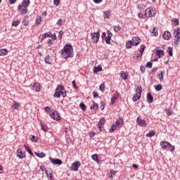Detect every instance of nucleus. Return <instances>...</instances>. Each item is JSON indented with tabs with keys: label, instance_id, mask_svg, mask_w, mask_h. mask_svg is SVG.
Masks as SVG:
<instances>
[{
	"label": "nucleus",
	"instance_id": "e2e57ef3",
	"mask_svg": "<svg viewBox=\"0 0 180 180\" xmlns=\"http://www.w3.org/2000/svg\"><path fill=\"white\" fill-rule=\"evenodd\" d=\"M103 0H93L94 4H101V2H102Z\"/></svg>",
	"mask_w": 180,
	"mask_h": 180
},
{
	"label": "nucleus",
	"instance_id": "dca6fc26",
	"mask_svg": "<svg viewBox=\"0 0 180 180\" xmlns=\"http://www.w3.org/2000/svg\"><path fill=\"white\" fill-rule=\"evenodd\" d=\"M120 75L122 79H127V77H129V72L121 71Z\"/></svg>",
	"mask_w": 180,
	"mask_h": 180
},
{
	"label": "nucleus",
	"instance_id": "0e129e2a",
	"mask_svg": "<svg viewBox=\"0 0 180 180\" xmlns=\"http://www.w3.org/2000/svg\"><path fill=\"white\" fill-rule=\"evenodd\" d=\"M140 70H141V72H144V71H146V68H144L143 66H141Z\"/></svg>",
	"mask_w": 180,
	"mask_h": 180
},
{
	"label": "nucleus",
	"instance_id": "a18cd8bd",
	"mask_svg": "<svg viewBox=\"0 0 180 180\" xmlns=\"http://www.w3.org/2000/svg\"><path fill=\"white\" fill-rule=\"evenodd\" d=\"M172 22L174 26H178L179 25V20L177 18L172 19Z\"/></svg>",
	"mask_w": 180,
	"mask_h": 180
},
{
	"label": "nucleus",
	"instance_id": "473e14b6",
	"mask_svg": "<svg viewBox=\"0 0 180 180\" xmlns=\"http://www.w3.org/2000/svg\"><path fill=\"white\" fill-rule=\"evenodd\" d=\"M155 136V131L154 130L150 131L149 133L146 134V137H154Z\"/></svg>",
	"mask_w": 180,
	"mask_h": 180
},
{
	"label": "nucleus",
	"instance_id": "37998d69",
	"mask_svg": "<svg viewBox=\"0 0 180 180\" xmlns=\"http://www.w3.org/2000/svg\"><path fill=\"white\" fill-rule=\"evenodd\" d=\"M30 140H31V141H33L34 143H37V138L34 135L30 136Z\"/></svg>",
	"mask_w": 180,
	"mask_h": 180
},
{
	"label": "nucleus",
	"instance_id": "ea45409f",
	"mask_svg": "<svg viewBox=\"0 0 180 180\" xmlns=\"http://www.w3.org/2000/svg\"><path fill=\"white\" fill-rule=\"evenodd\" d=\"M131 46H133V43L131 42V41H127L126 44V48L131 49Z\"/></svg>",
	"mask_w": 180,
	"mask_h": 180
},
{
	"label": "nucleus",
	"instance_id": "6e6d98bb",
	"mask_svg": "<svg viewBox=\"0 0 180 180\" xmlns=\"http://www.w3.org/2000/svg\"><path fill=\"white\" fill-rule=\"evenodd\" d=\"M146 67L147 68H153V63H151V62H148L146 63Z\"/></svg>",
	"mask_w": 180,
	"mask_h": 180
},
{
	"label": "nucleus",
	"instance_id": "603ef678",
	"mask_svg": "<svg viewBox=\"0 0 180 180\" xmlns=\"http://www.w3.org/2000/svg\"><path fill=\"white\" fill-rule=\"evenodd\" d=\"M110 174H111V175L110 176V178L111 179H112L114 178V176L116 175V172H115V171H111V172H110Z\"/></svg>",
	"mask_w": 180,
	"mask_h": 180
},
{
	"label": "nucleus",
	"instance_id": "2eb2a0df",
	"mask_svg": "<svg viewBox=\"0 0 180 180\" xmlns=\"http://www.w3.org/2000/svg\"><path fill=\"white\" fill-rule=\"evenodd\" d=\"M17 157L20 159L25 158V157H26L25 153L22 152V148H19L17 150Z\"/></svg>",
	"mask_w": 180,
	"mask_h": 180
},
{
	"label": "nucleus",
	"instance_id": "0eeeda50",
	"mask_svg": "<svg viewBox=\"0 0 180 180\" xmlns=\"http://www.w3.org/2000/svg\"><path fill=\"white\" fill-rule=\"evenodd\" d=\"M49 160L52 164L54 165H61L63 164V161L58 158H53L51 157H49Z\"/></svg>",
	"mask_w": 180,
	"mask_h": 180
},
{
	"label": "nucleus",
	"instance_id": "f03ea898",
	"mask_svg": "<svg viewBox=\"0 0 180 180\" xmlns=\"http://www.w3.org/2000/svg\"><path fill=\"white\" fill-rule=\"evenodd\" d=\"M53 96L54 98H60V96H63V98H65V96H67V91H65V88H64V86H58L56 89V92Z\"/></svg>",
	"mask_w": 180,
	"mask_h": 180
},
{
	"label": "nucleus",
	"instance_id": "ddd939ff",
	"mask_svg": "<svg viewBox=\"0 0 180 180\" xmlns=\"http://www.w3.org/2000/svg\"><path fill=\"white\" fill-rule=\"evenodd\" d=\"M112 32L110 30L107 31V37H105V43L107 44H110V39H112Z\"/></svg>",
	"mask_w": 180,
	"mask_h": 180
},
{
	"label": "nucleus",
	"instance_id": "13d9d810",
	"mask_svg": "<svg viewBox=\"0 0 180 180\" xmlns=\"http://www.w3.org/2000/svg\"><path fill=\"white\" fill-rule=\"evenodd\" d=\"M58 26H61L63 25V19H59L56 23Z\"/></svg>",
	"mask_w": 180,
	"mask_h": 180
},
{
	"label": "nucleus",
	"instance_id": "bb28decb",
	"mask_svg": "<svg viewBox=\"0 0 180 180\" xmlns=\"http://www.w3.org/2000/svg\"><path fill=\"white\" fill-rule=\"evenodd\" d=\"M40 125H41V130H43V131H45V132L49 131V127H46V124H43V122H41Z\"/></svg>",
	"mask_w": 180,
	"mask_h": 180
},
{
	"label": "nucleus",
	"instance_id": "412c9836",
	"mask_svg": "<svg viewBox=\"0 0 180 180\" xmlns=\"http://www.w3.org/2000/svg\"><path fill=\"white\" fill-rule=\"evenodd\" d=\"M164 51L163 50H157L156 51V56H158V57L159 58H162L164 57Z\"/></svg>",
	"mask_w": 180,
	"mask_h": 180
},
{
	"label": "nucleus",
	"instance_id": "f8f14e48",
	"mask_svg": "<svg viewBox=\"0 0 180 180\" xmlns=\"http://www.w3.org/2000/svg\"><path fill=\"white\" fill-rule=\"evenodd\" d=\"M136 123L139 126H141L142 127H146L147 124H146V121L144 120H141L140 117H138L136 119Z\"/></svg>",
	"mask_w": 180,
	"mask_h": 180
},
{
	"label": "nucleus",
	"instance_id": "a878e982",
	"mask_svg": "<svg viewBox=\"0 0 180 180\" xmlns=\"http://www.w3.org/2000/svg\"><path fill=\"white\" fill-rule=\"evenodd\" d=\"M46 37H50V33H44L41 35L39 36V39L40 40L43 41L44 40V39H46Z\"/></svg>",
	"mask_w": 180,
	"mask_h": 180
},
{
	"label": "nucleus",
	"instance_id": "c756f323",
	"mask_svg": "<svg viewBox=\"0 0 180 180\" xmlns=\"http://www.w3.org/2000/svg\"><path fill=\"white\" fill-rule=\"evenodd\" d=\"M113 29L115 33H119L122 30V27L120 25H114Z\"/></svg>",
	"mask_w": 180,
	"mask_h": 180
},
{
	"label": "nucleus",
	"instance_id": "7ed1b4c3",
	"mask_svg": "<svg viewBox=\"0 0 180 180\" xmlns=\"http://www.w3.org/2000/svg\"><path fill=\"white\" fill-rule=\"evenodd\" d=\"M157 15V11L153 6L148 7L145 10L146 18H154Z\"/></svg>",
	"mask_w": 180,
	"mask_h": 180
},
{
	"label": "nucleus",
	"instance_id": "680f3d73",
	"mask_svg": "<svg viewBox=\"0 0 180 180\" xmlns=\"http://www.w3.org/2000/svg\"><path fill=\"white\" fill-rule=\"evenodd\" d=\"M138 17L140 18V19H143V18H144V14L141 13H139L138 14Z\"/></svg>",
	"mask_w": 180,
	"mask_h": 180
},
{
	"label": "nucleus",
	"instance_id": "4d7b16f0",
	"mask_svg": "<svg viewBox=\"0 0 180 180\" xmlns=\"http://www.w3.org/2000/svg\"><path fill=\"white\" fill-rule=\"evenodd\" d=\"M36 23H37V25H40V23H41V17H39V18L36 19Z\"/></svg>",
	"mask_w": 180,
	"mask_h": 180
},
{
	"label": "nucleus",
	"instance_id": "79ce46f5",
	"mask_svg": "<svg viewBox=\"0 0 180 180\" xmlns=\"http://www.w3.org/2000/svg\"><path fill=\"white\" fill-rule=\"evenodd\" d=\"M92 160H94V161H96V162H99V159L98 158V155L97 154H94L91 156Z\"/></svg>",
	"mask_w": 180,
	"mask_h": 180
},
{
	"label": "nucleus",
	"instance_id": "f257e3e1",
	"mask_svg": "<svg viewBox=\"0 0 180 180\" xmlns=\"http://www.w3.org/2000/svg\"><path fill=\"white\" fill-rule=\"evenodd\" d=\"M62 56H65V60L67 58H72L74 56V49H72V46L71 44H66L63 49L61 50Z\"/></svg>",
	"mask_w": 180,
	"mask_h": 180
},
{
	"label": "nucleus",
	"instance_id": "c9c22d12",
	"mask_svg": "<svg viewBox=\"0 0 180 180\" xmlns=\"http://www.w3.org/2000/svg\"><path fill=\"white\" fill-rule=\"evenodd\" d=\"M179 42H180V37H174V46H178L179 44Z\"/></svg>",
	"mask_w": 180,
	"mask_h": 180
},
{
	"label": "nucleus",
	"instance_id": "4c0bfd02",
	"mask_svg": "<svg viewBox=\"0 0 180 180\" xmlns=\"http://www.w3.org/2000/svg\"><path fill=\"white\" fill-rule=\"evenodd\" d=\"M46 174L47 176L49 178H53V174L51 173V169H49L48 170H46Z\"/></svg>",
	"mask_w": 180,
	"mask_h": 180
},
{
	"label": "nucleus",
	"instance_id": "a211bd4d",
	"mask_svg": "<svg viewBox=\"0 0 180 180\" xmlns=\"http://www.w3.org/2000/svg\"><path fill=\"white\" fill-rule=\"evenodd\" d=\"M21 105L22 104L20 103H18L16 101H14L12 105V108L13 109H15V110H18V109H19V108H20Z\"/></svg>",
	"mask_w": 180,
	"mask_h": 180
},
{
	"label": "nucleus",
	"instance_id": "de8ad7c7",
	"mask_svg": "<svg viewBox=\"0 0 180 180\" xmlns=\"http://www.w3.org/2000/svg\"><path fill=\"white\" fill-rule=\"evenodd\" d=\"M146 49V46L141 45L140 50V56H143V53H144V50Z\"/></svg>",
	"mask_w": 180,
	"mask_h": 180
},
{
	"label": "nucleus",
	"instance_id": "3c124183",
	"mask_svg": "<svg viewBox=\"0 0 180 180\" xmlns=\"http://www.w3.org/2000/svg\"><path fill=\"white\" fill-rule=\"evenodd\" d=\"M24 147L25 148V150H27V151H28V153H29V154H30V155H33V152H32V150H30L29 148V147L26 146V145H25Z\"/></svg>",
	"mask_w": 180,
	"mask_h": 180
},
{
	"label": "nucleus",
	"instance_id": "09e8293b",
	"mask_svg": "<svg viewBox=\"0 0 180 180\" xmlns=\"http://www.w3.org/2000/svg\"><path fill=\"white\" fill-rule=\"evenodd\" d=\"M45 63L46 64H51V63L50 62V56L47 55L46 57H45Z\"/></svg>",
	"mask_w": 180,
	"mask_h": 180
},
{
	"label": "nucleus",
	"instance_id": "774afa93",
	"mask_svg": "<svg viewBox=\"0 0 180 180\" xmlns=\"http://www.w3.org/2000/svg\"><path fill=\"white\" fill-rule=\"evenodd\" d=\"M50 110H51L50 107H45V112H50Z\"/></svg>",
	"mask_w": 180,
	"mask_h": 180
},
{
	"label": "nucleus",
	"instance_id": "9b49d317",
	"mask_svg": "<svg viewBox=\"0 0 180 180\" xmlns=\"http://www.w3.org/2000/svg\"><path fill=\"white\" fill-rule=\"evenodd\" d=\"M79 167H81V162H75L72 163L70 168H71L72 171H78V169L79 168Z\"/></svg>",
	"mask_w": 180,
	"mask_h": 180
},
{
	"label": "nucleus",
	"instance_id": "69168bd1",
	"mask_svg": "<svg viewBox=\"0 0 180 180\" xmlns=\"http://www.w3.org/2000/svg\"><path fill=\"white\" fill-rule=\"evenodd\" d=\"M22 24L24 25V26H29V22L27 21L24 20L22 22Z\"/></svg>",
	"mask_w": 180,
	"mask_h": 180
},
{
	"label": "nucleus",
	"instance_id": "4be33fe9",
	"mask_svg": "<svg viewBox=\"0 0 180 180\" xmlns=\"http://www.w3.org/2000/svg\"><path fill=\"white\" fill-rule=\"evenodd\" d=\"M32 89L33 91H35V92H40V84L39 83H35Z\"/></svg>",
	"mask_w": 180,
	"mask_h": 180
},
{
	"label": "nucleus",
	"instance_id": "b1692460",
	"mask_svg": "<svg viewBox=\"0 0 180 180\" xmlns=\"http://www.w3.org/2000/svg\"><path fill=\"white\" fill-rule=\"evenodd\" d=\"M150 33H152L153 36H158V28L154 27L152 30H150Z\"/></svg>",
	"mask_w": 180,
	"mask_h": 180
},
{
	"label": "nucleus",
	"instance_id": "5701e85b",
	"mask_svg": "<svg viewBox=\"0 0 180 180\" xmlns=\"http://www.w3.org/2000/svg\"><path fill=\"white\" fill-rule=\"evenodd\" d=\"M153 99H154V98L153 97V96H151V94L148 93L147 94V102H148V103H153Z\"/></svg>",
	"mask_w": 180,
	"mask_h": 180
},
{
	"label": "nucleus",
	"instance_id": "49530a36",
	"mask_svg": "<svg viewBox=\"0 0 180 180\" xmlns=\"http://www.w3.org/2000/svg\"><path fill=\"white\" fill-rule=\"evenodd\" d=\"M155 91H161L162 89V86L161 84H158L155 86Z\"/></svg>",
	"mask_w": 180,
	"mask_h": 180
},
{
	"label": "nucleus",
	"instance_id": "5fc2aeb1",
	"mask_svg": "<svg viewBox=\"0 0 180 180\" xmlns=\"http://www.w3.org/2000/svg\"><path fill=\"white\" fill-rule=\"evenodd\" d=\"M105 88V84L104 83H102L100 86H99V89L100 91H102V92H103V89Z\"/></svg>",
	"mask_w": 180,
	"mask_h": 180
},
{
	"label": "nucleus",
	"instance_id": "e433bc0d",
	"mask_svg": "<svg viewBox=\"0 0 180 180\" xmlns=\"http://www.w3.org/2000/svg\"><path fill=\"white\" fill-rule=\"evenodd\" d=\"M20 23V20H15V21H13L12 24H11V26H14L15 27L19 26V24Z\"/></svg>",
	"mask_w": 180,
	"mask_h": 180
},
{
	"label": "nucleus",
	"instance_id": "72a5a7b5",
	"mask_svg": "<svg viewBox=\"0 0 180 180\" xmlns=\"http://www.w3.org/2000/svg\"><path fill=\"white\" fill-rule=\"evenodd\" d=\"M35 155H37V157H39V158H44V157H46V154H44V153H37V152H34Z\"/></svg>",
	"mask_w": 180,
	"mask_h": 180
},
{
	"label": "nucleus",
	"instance_id": "58836bf2",
	"mask_svg": "<svg viewBox=\"0 0 180 180\" xmlns=\"http://www.w3.org/2000/svg\"><path fill=\"white\" fill-rule=\"evenodd\" d=\"M94 105H91V109H93L94 110H97L98 109V103H96L95 101H93Z\"/></svg>",
	"mask_w": 180,
	"mask_h": 180
},
{
	"label": "nucleus",
	"instance_id": "6e6552de",
	"mask_svg": "<svg viewBox=\"0 0 180 180\" xmlns=\"http://www.w3.org/2000/svg\"><path fill=\"white\" fill-rule=\"evenodd\" d=\"M30 5V0H23L22 4L18 7V9H22V8H27Z\"/></svg>",
	"mask_w": 180,
	"mask_h": 180
},
{
	"label": "nucleus",
	"instance_id": "9d476101",
	"mask_svg": "<svg viewBox=\"0 0 180 180\" xmlns=\"http://www.w3.org/2000/svg\"><path fill=\"white\" fill-rule=\"evenodd\" d=\"M131 41L132 43V46H139V44L141 43V39L139 37H134L132 38Z\"/></svg>",
	"mask_w": 180,
	"mask_h": 180
},
{
	"label": "nucleus",
	"instance_id": "bf43d9fd",
	"mask_svg": "<svg viewBox=\"0 0 180 180\" xmlns=\"http://www.w3.org/2000/svg\"><path fill=\"white\" fill-rule=\"evenodd\" d=\"M53 4L56 6H58L60 5V0H53Z\"/></svg>",
	"mask_w": 180,
	"mask_h": 180
},
{
	"label": "nucleus",
	"instance_id": "a19ab883",
	"mask_svg": "<svg viewBox=\"0 0 180 180\" xmlns=\"http://www.w3.org/2000/svg\"><path fill=\"white\" fill-rule=\"evenodd\" d=\"M79 107L82 109V110H83V112H85V110H86V106H85V104H84V103H81L79 104Z\"/></svg>",
	"mask_w": 180,
	"mask_h": 180
},
{
	"label": "nucleus",
	"instance_id": "f3484780",
	"mask_svg": "<svg viewBox=\"0 0 180 180\" xmlns=\"http://www.w3.org/2000/svg\"><path fill=\"white\" fill-rule=\"evenodd\" d=\"M162 37L164 40H169V39H171V33H169V32L166 31L162 34Z\"/></svg>",
	"mask_w": 180,
	"mask_h": 180
},
{
	"label": "nucleus",
	"instance_id": "052dcab7",
	"mask_svg": "<svg viewBox=\"0 0 180 180\" xmlns=\"http://www.w3.org/2000/svg\"><path fill=\"white\" fill-rule=\"evenodd\" d=\"M93 96H94V98H98V96H99V94H98V92L94 91Z\"/></svg>",
	"mask_w": 180,
	"mask_h": 180
},
{
	"label": "nucleus",
	"instance_id": "6ab92c4d",
	"mask_svg": "<svg viewBox=\"0 0 180 180\" xmlns=\"http://www.w3.org/2000/svg\"><path fill=\"white\" fill-rule=\"evenodd\" d=\"M120 94L119 92H116L114 96H112V98H111V103L113 104L116 102V100L117 99V98H119L120 96Z\"/></svg>",
	"mask_w": 180,
	"mask_h": 180
},
{
	"label": "nucleus",
	"instance_id": "4468645a",
	"mask_svg": "<svg viewBox=\"0 0 180 180\" xmlns=\"http://www.w3.org/2000/svg\"><path fill=\"white\" fill-rule=\"evenodd\" d=\"M105 119L104 118H101L100 120V121L98 123V131H102V129H103V124H105Z\"/></svg>",
	"mask_w": 180,
	"mask_h": 180
},
{
	"label": "nucleus",
	"instance_id": "f704fd0d",
	"mask_svg": "<svg viewBox=\"0 0 180 180\" xmlns=\"http://www.w3.org/2000/svg\"><path fill=\"white\" fill-rule=\"evenodd\" d=\"M6 54H8V49H0V56H6Z\"/></svg>",
	"mask_w": 180,
	"mask_h": 180
},
{
	"label": "nucleus",
	"instance_id": "8fccbe9b",
	"mask_svg": "<svg viewBox=\"0 0 180 180\" xmlns=\"http://www.w3.org/2000/svg\"><path fill=\"white\" fill-rule=\"evenodd\" d=\"M167 53L170 57H172V48L168 47L167 48Z\"/></svg>",
	"mask_w": 180,
	"mask_h": 180
},
{
	"label": "nucleus",
	"instance_id": "7c9ffc66",
	"mask_svg": "<svg viewBox=\"0 0 180 180\" xmlns=\"http://www.w3.org/2000/svg\"><path fill=\"white\" fill-rule=\"evenodd\" d=\"M99 71H102V66L101 65L94 68V72L96 73L99 72Z\"/></svg>",
	"mask_w": 180,
	"mask_h": 180
},
{
	"label": "nucleus",
	"instance_id": "2f4dec72",
	"mask_svg": "<svg viewBox=\"0 0 180 180\" xmlns=\"http://www.w3.org/2000/svg\"><path fill=\"white\" fill-rule=\"evenodd\" d=\"M18 11H21V15H26L27 13V7H22Z\"/></svg>",
	"mask_w": 180,
	"mask_h": 180
},
{
	"label": "nucleus",
	"instance_id": "cd10ccee",
	"mask_svg": "<svg viewBox=\"0 0 180 180\" xmlns=\"http://www.w3.org/2000/svg\"><path fill=\"white\" fill-rule=\"evenodd\" d=\"M174 37H180V28L174 30Z\"/></svg>",
	"mask_w": 180,
	"mask_h": 180
},
{
	"label": "nucleus",
	"instance_id": "c03bdc74",
	"mask_svg": "<svg viewBox=\"0 0 180 180\" xmlns=\"http://www.w3.org/2000/svg\"><path fill=\"white\" fill-rule=\"evenodd\" d=\"M117 125L116 124H112V126H111V128H110V133H113V131H115V129H117Z\"/></svg>",
	"mask_w": 180,
	"mask_h": 180
},
{
	"label": "nucleus",
	"instance_id": "1a4fd4ad",
	"mask_svg": "<svg viewBox=\"0 0 180 180\" xmlns=\"http://www.w3.org/2000/svg\"><path fill=\"white\" fill-rule=\"evenodd\" d=\"M51 117L53 120H61V117L60 116V114L57 112V111H54L53 112L51 113Z\"/></svg>",
	"mask_w": 180,
	"mask_h": 180
},
{
	"label": "nucleus",
	"instance_id": "338daca9",
	"mask_svg": "<svg viewBox=\"0 0 180 180\" xmlns=\"http://www.w3.org/2000/svg\"><path fill=\"white\" fill-rule=\"evenodd\" d=\"M102 39H106V32H103L102 35H101Z\"/></svg>",
	"mask_w": 180,
	"mask_h": 180
},
{
	"label": "nucleus",
	"instance_id": "423d86ee",
	"mask_svg": "<svg viewBox=\"0 0 180 180\" xmlns=\"http://www.w3.org/2000/svg\"><path fill=\"white\" fill-rule=\"evenodd\" d=\"M91 40L93 43H98L99 41V37H101V34H99V31L97 32H94L91 34Z\"/></svg>",
	"mask_w": 180,
	"mask_h": 180
},
{
	"label": "nucleus",
	"instance_id": "39448f33",
	"mask_svg": "<svg viewBox=\"0 0 180 180\" xmlns=\"http://www.w3.org/2000/svg\"><path fill=\"white\" fill-rule=\"evenodd\" d=\"M160 146L162 147V150H167L168 147H172V151H174L175 150V146H172L171 143L167 141H162L160 142Z\"/></svg>",
	"mask_w": 180,
	"mask_h": 180
},
{
	"label": "nucleus",
	"instance_id": "aec40b11",
	"mask_svg": "<svg viewBox=\"0 0 180 180\" xmlns=\"http://www.w3.org/2000/svg\"><path fill=\"white\" fill-rule=\"evenodd\" d=\"M164 75H165V72L164 70L161 71L160 73H159L157 75V78L160 79V81H164Z\"/></svg>",
	"mask_w": 180,
	"mask_h": 180
},
{
	"label": "nucleus",
	"instance_id": "393cba45",
	"mask_svg": "<svg viewBox=\"0 0 180 180\" xmlns=\"http://www.w3.org/2000/svg\"><path fill=\"white\" fill-rule=\"evenodd\" d=\"M103 18L104 19H109L110 18V11H104Z\"/></svg>",
	"mask_w": 180,
	"mask_h": 180
},
{
	"label": "nucleus",
	"instance_id": "864d4df0",
	"mask_svg": "<svg viewBox=\"0 0 180 180\" xmlns=\"http://www.w3.org/2000/svg\"><path fill=\"white\" fill-rule=\"evenodd\" d=\"M63 34H64V32H63V30H60L59 32V35H58V39H60V40H61V39H63Z\"/></svg>",
	"mask_w": 180,
	"mask_h": 180
},
{
	"label": "nucleus",
	"instance_id": "c85d7f7f",
	"mask_svg": "<svg viewBox=\"0 0 180 180\" xmlns=\"http://www.w3.org/2000/svg\"><path fill=\"white\" fill-rule=\"evenodd\" d=\"M123 118H120L119 120H117V121H116V126L117 127H120V126H122L123 125Z\"/></svg>",
	"mask_w": 180,
	"mask_h": 180
},
{
	"label": "nucleus",
	"instance_id": "20e7f679",
	"mask_svg": "<svg viewBox=\"0 0 180 180\" xmlns=\"http://www.w3.org/2000/svg\"><path fill=\"white\" fill-rule=\"evenodd\" d=\"M141 86H137L136 89V95H134L132 98L133 102H137L138 100L141 98Z\"/></svg>",
	"mask_w": 180,
	"mask_h": 180
}]
</instances>
